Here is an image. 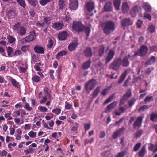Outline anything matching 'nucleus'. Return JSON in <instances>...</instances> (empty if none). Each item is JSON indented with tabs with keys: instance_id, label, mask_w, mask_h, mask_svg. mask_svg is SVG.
Here are the masks:
<instances>
[{
	"instance_id": "a878e982",
	"label": "nucleus",
	"mask_w": 157,
	"mask_h": 157,
	"mask_svg": "<svg viewBox=\"0 0 157 157\" xmlns=\"http://www.w3.org/2000/svg\"><path fill=\"white\" fill-rule=\"evenodd\" d=\"M127 73V70L125 71L124 72L121 74L119 80L118 81V83L119 84H121L122 82L126 78Z\"/></svg>"
},
{
	"instance_id": "f8f14e48",
	"label": "nucleus",
	"mask_w": 157,
	"mask_h": 157,
	"mask_svg": "<svg viewBox=\"0 0 157 157\" xmlns=\"http://www.w3.org/2000/svg\"><path fill=\"white\" fill-rule=\"evenodd\" d=\"M7 78L8 80H10L13 86L16 88H19L20 85L19 82H17L14 78L10 76H7Z\"/></svg>"
},
{
	"instance_id": "09e8293b",
	"label": "nucleus",
	"mask_w": 157,
	"mask_h": 157,
	"mask_svg": "<svg viewBox=\"0 0 157 157\" xmlns=\"http://www.w3.org/2000/svg\"><path fill=\"white\" fill-rule=\"evenodd\" d=\"M127 154V152L125 150H124L119 153L116 155V157H124Z\"/></svg>"
},
{
	"instance_id": "774afa93",
	"label": "nucleus",
	"mask_w": 157,
	"mask_h": 157,
	"mask_svg": "<svg viewBox=\"0 0 157 157\" xmlns=\"http://www.w3.org/2000/svg\"><path fill=\"white\" fill-rule=\"evenodd\" d=\"M30 16L32 17H34L35 16V13L34 9H31L29 11Z\"/></svg>"
},
{
	"instance_id": "0e129e2a",
	"label": "nucleus",
	"mask_w": 157,
	"mask_h": 157,
	"mask_svg": "<svg viewBox=\"0 0 157 157\" xmlns=\"http://www.w3.org/2000/svg\"><path fill=\"white\" fill-rule=\"evenodd\" d=\"M21 54V51L18 49L15 50V52L13 53V57L20 56Z\"/></svg>"
},
{
	"instance_id": "37998d69",
	"label": "nucleus",
	"mask_w": 157,
	"mask_h": 157,
	"mask_svg": "<svg viewBox=\"0 0 157 157\" xmlns=\"http://www.w3.org/2000/svg\"><path fill=\"white\" fill-rule=\"evenodd\" d=\"M121 2L119 0H115L114 1V5L115 8L117 10L119 9Z\"/></svg>"
},
{
	"instance_id": "cd10ccee",
	"label": "nucleus",
	"mask_w": 157,
	"mask_h": 157,
	"mask_svg": "<svg viewBox=\"0 0 157 157\" xmlns=\"http://www.w3.org/2000/svg\"><path fill=\"white\" fill-rule=\"evenodd\" d=\"M91 63L90 60H89L84 62L82 66V68L84 70H86L90 68Z\"/></svg>"
},
{
	"instance_id": "f704fd0d",
	"label": "nucleus",
	"mask_w": 157,
	"mask_h": 157,
	"mask_svg": "<svg viewBox=\"0 0 157 157\" xmlns=\"http://www.w3.org/2000/svg\"><path fill=\"white\" fill-rule=\"evenodd\" d=\"M52 20L51 17H44L43 19L45 25H49L51 23V21Z\"/></svg>"
},
{
	"instance_id": "6ab92c4d",
	"label": "nucleus",
	"mask_w": 157,
	"mask_h": 157,
	"mask_svg": "<svg viewBox=\"0 0 157 157\" xmlns=\"http://www.w3.org/2000/svg\"><path fill=\"white\" fill-rule=\"evenodd\" d=\"M78 44V43L76 42H74L71 43L68 46V49L71 51H74L76 48Z\"/></svg>"
},
{
	"instance_id": "a18cd8bd",
	"label": "nucleus",
	"mask_w": 157,
	"mask_h": 157,
	"mask_svg": "<svg viewBox=\"0 0 157 157\" xmlns=\"http://www.w3.org/2000/svg\"><path fill=\"white\" fill-rule=\"evenodd\" d=\"M28 2L30 5L34 7L36 6V5L38 3V1L37 0H28Z\"/></svg>"
},
{
	"instance_id": "dca6fc26",
	"label": "nucleus",
	"mask_w": 157,
	"mask_h": 157,
	"mask_svg": "<svg viewBox=\"0 0 157 157\" xmlns=\"http://www.w3.org/2000/svg\"><path fill=\"white\" fill-rule=\"evenodd\" d=\"M85 6L88 11L91 12L94 8V3L93 2H89L86 4Z\"/></svg>"
},
{
	"instance_id": "2eb2a0df",
	"label": "nucleus",
	"mask_w": 157,
	"mask_h": 157,
	"mask_svg": "<svg viewBox=\"0 0 157 157\" xmlns=\"http://www.w3.org/2000/svg\"><path fill=\"white\" fill-rule=\"evenodd\" d=\"M156 31L155 26L152 24H150L147 25V33L152 34Z\"/></svg>"
},
{
	"instance_id": "680f3d73",
	"label": "nucleus",
	"mask_w": 157,
	"mask_h": 157,
	"mask_svg": "<svg viewBox=\"0 0 157 157\" xmlns=\"http://www.w3.org/2000/svg\"><path fill=\"white\" fill-rule=\"evenodd\" d=\"M61 109L59 108H56L53 109L52 112L56 115H59L60 113Z\"/></svg>"
},
{
	"instance_id": "473e14b6",
	"label": "nucleus",
	"mask_w": 157,
	"mask_h": 157,
	"mask_svg": "<svg viewBox=\"0 0 157 157\" xmlns=\"http://www.w3.org/2000/svg\"><path fill=\"white\" fill-rule=\"evenodd\" d=\"M142 7L146 12H151V8L150 5L147 3H143Z\"/></svg>"
},
{
	"instance_id": "5701e85b",
	"label": "nucleus",
	"mask_w": 157,
	"mask_h": 157,
	"mask_svg": "<svg viewBox=\"0 0 157 157\" xmlns=\"http://www.w3.org/2000/svg\"><path fill=\"white\" fill-rule=\"evenodd\" d=\"M63 24V23L60 22L54 23L52 25V27L53 28L56 30H60L62 28Z\"/></svg>"
},
{
	"instance_id": "4c0bfd02",
	"label": "nucleus",
	"mask_w": 157,
	"mask_h": 157,
	"mask_svg": "<svg viewBox=\"0 0 157 157\" xmlns=\"http://www.w3.org/2000/svg\"><path fill=\"white\" fill-rule=\"evenodd\" d=\"M67 53V52L64 50L62 51L59 52L56 56V58L59 59L63 56L65 55Z\"/></svg>"
},
{
	"instance_id": "72a5a7b5",
	"label": "nucleus",
	"mask_w": 157,
	"mask_h": 157,
	"mask_svg": "<svg viewBox=\"0 0 157 157\" xmlns=\"http://www.w3.org/2000/svg\"><path fill=\"white\" fill-rule=\"evenodd\" d=\"M129 9V7L126 2H124L122 6V10L124 13H126Z\"/></svg>"
},
{
	"instance_id": "412c9836",
	"label": "nucleus",
	"mask_w": 157,
	"mask_h": 157,
	"mask_svg": "<svg viewBox=\"0 0 157 157\" xmlns=\"http://www.w3.org/2000/svg\"><path fill=\"white\" fill-rule=\"evenodd\" d=\"M121 23L122 26H128L132 25V23L129 18H127L124 20L121 21Z\"/></svg>"
},
{
	"instance_id": "9d476101",
	"label": "nucleus",
	"mask_w": 157,
	"mask_h": 157,
	"mask_svg": "<svg viewBox=\"0 0 157 157\" xmlns=\"http://www.w3.org/2000/svg\"><path fill=\"white\" fill-rule=\"evenodd\" d=\"M115 54V52L113 50H109L107 54V56L105 58V63L106 64L109 63L113 58Z\"/></svg>"
},
{
	"instance_id": "a19ab883",
	"label": "nucleus",
	"mask_w": 157,
	"mask_h": 157,
	"mask_svg": "<svg viewBox=\"0 0 157 157\" xmlns=\"http://www.w3.org/2000/svg\"><path fill=\"white\" fill-rule=\"evenodd\" d=\"M58 4L59 9L61 10H63L65 6L64 0H59Z\"/></svg>"
},
{
	"instance_id": "7ed1b4c3",
	"label": "nucleus",
	"mask_w": 157,
	"mask_h": 157,
	"mask_svg": "<svg viewBox=\"0 0 157 157\" xmlns=\"http://www.w3.org/2000/svg\"><path fill=\"white\" fill-rule=\"evenodd\" d=\"M97 82L96 79L92 78L89 80L85 85L84 89L86 93L89 94L95 87Z\"/></svg>"
},
{
	"instance_id": "4be33fe9",
	"label": "nucleus",
	"mask_w": 157,
	"mask_h": 157,
	"mask_svg": "<svg viewBox=\"0 0 157 157\" xmlns=\"http://www.w3.org/2000/svg\"><path fill=\"white\" fill-rule=\"evenodd\" d=\"M156 57L151 56V57L145 63V65H151L154 64L156 62Z\"/></svg>"
},
{
	"instance_id": "bf43d9fd",
	"label": "nucleus",
	"mask_w": 157,
	"mask_h": 157,
	"mask_svg": "<svg viewBox=\"0 0 157 157\" xmlns=\"http://www.w3.org/2000/svg\"><path fill=\"white\" fill-rule=\"evenodd\" d=\"M28 134L30 137L33 138L36 137V132H34L33 131H31L28 133Z\"/></svg>"
},
{
	"instance_id": "c9c22d12",
	"label": "nucleus",
	"mask_w": 157,
	"mask_h": 157,
	"mask_svg": "<svg viewBox=\"0 0 157 157\" xmlns=\"http://www.w3.org/2000/svg\"><path fill=\"white\" fill-rule=\"evenodd\" d=\"M8 42L10 43L14 44L16 42V39L12 36L9 35L7 37Z\"/></svg>"
},
{
	"instance_id": "c03bdc74",
	"label": "nucleus",
	"mask_w": 157,
	"mask_h": 157,
	"mask_svg": "<svg viewBox=\"0 0 157 157\" xmlns=\"http://www.w3.org/2000/svg\"><path fill=\"white\" fill-rule=\"evenodd\" d=\"M151 106H149L148 105H144L140 107L138 109V112L143 111L144 110L149 109Z\"/></svg>"
},
{
	"instance_id": "2f4dec72",
	"label": "nucleus",
	"mask_w": 157,
	"mask_h": 157,
	"mask_svg": "<svg viewBox=\"0 0 157 157\" xmlns=\"http://www.w3.org/2000/svg\"><path fill=\"white\" fill-rule=\"evenodd\" d=\"M127 91L122 96L123 99H124L125 101H126L128 98H130L132 95V92L131 90L128 89Z\"/></svg>"
},
{
	"instance_id": "3c124183",
	"label": "nucleus",
	"mask_w": 157,
	"mask_h": 157,
	"mask_svg": "<svg viewBox=\"0 0 157 157\" xmlns=\"http://www.w3.org/2000/svg\"><path fill=\"white\" fill-rule=\"evenodd\" d=\"M143 131L141 129H140L137 131L135 134V137L136 138L140 137L143 133Z\"/></svg>"
},
{
	"instance_id": "6e6d98bb",
	"label": "nucleus",
	"mask_w": 157,
	"mask_h": 157,
	"mask_svg": "<svg viewBox=\"0 0 157 157\" xmlns=\"http://www.w3.org/2000/svg\"><path fill=\"white\" fill-rule=\"evenodd\" d=\"M25 104V106L24 107V108L26 109L27 110L29 111H31L32 110L33 108L29 106V104L28 103L26 102L24 103Z\"/></svg>"
},
{
	"instance_id": "a211bd4d",
	"label": "nucleus",
	"mask_w": 157,
	"mask_h": 157,
	"mask_svg": "<svg viewBox=\"0 0 157 157\" xmlns=\"http://www.w3.org/2000/svg\"><path fill=\"white\" fill-rule=\"evenodd\" d=\"M84 53L86 56L91 57L93 56V53L91 48L89 47H87L84 51Z\"/></svg>"
},
{
	"instance_id": "20e7f679",
	"label": "nucleus",
	"mask_w": 157,
	"mask_h": 157,
	"mask_svg": "<svg viewBox=\"0 0 157 157\" xmlns=\"http://www.w3.org/2000/svg\"><path fill=\"white\" fill-rule=\"evenodd\" d=\"M121 59L120 58H115L109 65L110 69L113 70H118L121 65Z\"/></svg>"
},
{
	"instance_id": "6e6552de",
	"label": "nucleus",
	"mask_w": 157,
	"mask_h": 157,
	"mask_svg": "<svg viewBox=\"0 0 157 157\" xmlns=\"http://www.w3.org/2000/svg\"><path fill=\"white\" fill-rule=\"evenodd\" d=\"M78 7V2L77 0H70L68 4L69 8L71 10H77Z\"/></svg>"
},
{
	"instance_id": "c85d7f7f",
	"label": "nucleus",
	"mask_w": 157,
	"mask_h": 157,
	"mask_svg": "<svg viewBox=\"0 0 157 157\" xmlns=\"http://www.w3.org/2000/svg\"><path fill=\"white\" fill-rule=\"evenodd\" d=\"M150 120L154 122H157V113L152 112L150 115Z\"/></svg>"
},
{
	"instance_id": "f03ea898",
	"label": "nucleus",
	"mask_w": 157,
	"mask_h": 157,
	"mask_svg": "<svg viewBox=\"0 0 157 157\" xmlns=\"http://www.w3.org/2000/svg\"><path fill=\"white\" fill-rule=\"evenodd\" d=\"M13 29L15 32L21 36L25 35L26 33V30L25 28L21 26V23L19 22L14 25Z\"/></svg>"
},
{
	"instance_id": "79ce46f5",
	"label": "nucleus",
	"mask_w": 157,
	"mask_h": 157,
	"mask_svg": "<svg viewBox=\"0 0 157 157\" xmlns=\"http://www.w3.org/2000/svg\"><path fill=\"white\" fill-rule=\"evenodd\" d=\"M41 80L40 77L38 75H35L33 76L32 78V81L36 83H38Z\"/></svg>"
},
{
	"instance_id": "7c9ffc66",
	"label": "nucleus",
	"mask_w": 157,
	"mask_h": 157,
	"mask_svg": "<svg viewBox=\"0 0 157 157\" xmlns=\"http://www.w3.org/2000/svg\"><path fill=\"white\" fill-rule=\"evenodd\" d=\"M100 87H97L92 93L91 95L92 96V98H94L97 97L100 92Z\"/></svg>"
},
{
	"instance_id": "4d7b16f0",
	"label": "nucleus",
	"mask_w": 157,
	"mask_h": 157,
	"mask_svg": "<svg viewBox=\"0 0 157 157\" xmlns=\"http://www.w3.org/2000/svg\"><path fill=\"white\" fill-rule=\"evenodd\" d=\"M153 100V98L152 96H147L145 98L144 102L146 103L147 102H149L150 101H152Z\"/></svg>"
},
{
	"instance_id": "49530a36",
	"label": "nucleus",
	"mask_w": 157,
	"mask_h": 157,
	"mask_svg": "<svg viewBox=\"0 0 157 157\" xmlns=\"http://www.w3.org/2000/svg\"><path fill=\"white\" fill-rule=\"evenodd\" d=\"M17 1L21 6L24 8L25 7L26 4L25 1L23 0H17Z\"/></svg>"
},
{
	"instance_id": "e433bc0d",
	"label": "nucleus",
	"mask_w": 157,
	"mask_h": 157,
	"mask_svg": "<svg viewBox=\"0 0 157 157\" xmlns=\"http://www.w3.org/2000/svg\"><path fill=\"white\" fill-rule=\"evenodd\" d=\"M74 124L75 126H72L70 129L71 132H72L77 131L79 125V123L77 122H75Z\"/></svg>"
},
{
	"instance_id": "393cba45",
	"label": "nucleus",
	"mask_w": 157,
	"mask_h": 157,
	"mask_svg": "<svg viewBox=\"0 0 157 157\" xmlns=\"http://www.w3.org/2000/svg\"><path fill=\"white\" fill-rule=\"evenodd\" d=\"M127 73V70L125 71L124 72L121 74L119 80L118 81V83L119 84H121L122 82L126 78Z\"/></svg>"
},
{
	"instance_id": "603ef678",
	"label": "nucleus",
	"mask_w": 157,
	"mask_h": 157,
	"mask_svg": "<svg viewBox=\"0 0 157 157\" xmlns=\"http://www.w3.org/2000/svg\"><path fill=\"white\" fill-rule=\"evenodd\" d=\"M136 100L135 98H133L128 102V104L130 107H131L134 104Z\"/></svg>"
},
{
	"instance_id": "423d86ee",
	"label": "nucleus",
	"mask_w": 157,
	"mask_h": 157,
	"mask_svg": "<svg viewBox=\"0 0 157 157\" xmlns=\"http://www.w3.org/2000/svg\"><path fill=\"white\" fill-rule=\"evenodd\" d=\"M72 28L74 30L80 32L84 30V26L81 22L74 21L72 24Z\"/></svg>"
},
{
	"instance_id": "f257e3e1",
	"label": "nucleus",
	"mask_w": 157,
	"mask_h": 157,
	"mask_svg": "<svg viewBox=\"0 0 157 157\" xmlns=\"http://www.w3.org/2000/svg\"><path fill=\"white\" fill-rule=\"evenodd\" d=\"M104 33L107 35L110 34L113 32L115 29L114 22L112 21H109L103 22L101 25Z\"/></svg>"
},
{
	"instance_id": "ea45409f",
	"label": "nucleus",
	"mask_w": 157,
	"mask_h": 157,
	"mask_svg": "<svg viewBox=\"0 0 157 157\" xmlns=\"http://www.w3.org/2000/svg\"><path fill=\"white\" fill-rule=\"evenodd\" d=\"M105 48V47L103 45L100 46L98 50L99 56L100 57H101L104 53Z\"/></svg>"
},
{
	"instance_id": "aec40b11",
	"label": "nucleus",
	"mask_w": 157,
	"mask_h": 157,
	"mask_svg": "<svg viewBox=\"0 0 157 157\" xmlns=\"http://www.w3.org/2000/svg\"><path fill=\"white\" fill-rule=\"evenodd\" d=\"M104 9L105 11H111L112 10V4L111 2H108L104 5Z\"/></svg>"
},
{
	"instance_id": "13d9d810",
	"label": "nucleus",
	"mask_w": 157,
	"mask_h": 157,
	"mask_svg": "<svg viewBox=\"0 0 157 157\" xmlns=\"http://www.w3.org/2000/svg\"><path fill=\"white\" fill-rule=\"evenodd\" d=\"M51 0H40L39 3L42 6H44L50 2Z\"/></svg>"
},
{
	"instance_id": "8fccbe9b",
	"label": "nucleus",
	"mask_w": 157,
	"mask_h": 157,
	"mask_svg": "<svg viewBox=\"0 0 157 157\" xmlns=\"http://www.w3.org/2000/svg\"><path fill=\"white\" fill-rule=\"evenodd\" d=\"M141 143H138L136 144L134 146L133 151H137L141 146Z\"/></svg>"
},
{
	"instance_id": "0eeeda50",
	"label": "nucleus",
	"mask_w": 157,
	"mask_h": 157,
	"mask_svg": "<svg viewBox=\"0 0 157 157\" xmlns=\"http://www.w3.org/2000/svg\"><path fill=\"white\" fill-rule=\"evenodd\" d=\"M148 49L147 47L144 45L141 46L139 50L135 52V54L133 55L134 57L138 55L140 56L143 57L145 56L147 52Z\"/></svg>"
},
{
	"instance_id": "bb28decb",
	"label": "nucleus",
	"mask_w": 157,
	"mask_h": 157,
	"mask_svg": "<svg viewBox=\"0 0 157 157\" xmlns=\"http://www.w3.org/2000/svg\"><path fill=\"white\" fill-rule=\"evenodd\" d=\"M6 51L7 53L8 57H13V53H12L14 51V49L13 48L8 46L6 47Z\"/></svg>"
},
{
	"instance_id": "052dcab7",
	"label": "nucleus",
	"mask_w": 157,
	"mask_h": 157,
	"mask_svg": "<svg viewBox=\"0 0 157 157\" xmlns=\"http://www.w3.org/2000/svg\"><path fill=\"white\" fill-rule=\"evenodd\" d=\"M154 68L152 67H149L145 71V73L146 74H148L151 73V71L153 70Z\"/></svg>"
},
{
	"instance_id": "9b49d317",
	"label": "nucleus",
	"mask_w": 157,
	"mask_h": 157,
	"mask_svg": "<svg viewBox=\"0 0 157 157\" xmlns=\"http://www.w3.org/2000/svg\"><path fill=\"white\" fill-rule=\"evenodd\" d=\"M141 9V8L136 6L132 8L130 11V13L132 17L134 18L136 15V14Z\"/></svg>"
},
{
	"instance_id": "e2e57ef3",
	"label": "nucleus",
	"mask_w": 157,
	"mask_h": 157,
	"mask_svg": "<svg viewBox=\"0 0 157 157\" xmlns=\"http://www.w3.org/2000/svg\"><path fill=\"white\" fill-rule=\"evenodd\" d=\"M29 45L23 46L21 48V50L24 52H26L29 49Z\"/></svg>"
},
{
	"instance_id": "4468645a",
	"label": "nucleus",
	"mask_w": 157,
	"mask_h": 157,
	"mask_svg": "<svg viewBox=\"0 0 157 157\" xmlns=\"http://www.w3.org/2000/svg\"><path fill=\"white\" fill-rule=\"evenodd\" d=\"M68 36V34L66 31H63L60 33L58 36V39L60 40L63 41L66 40Z\"/></svg>"
},
{
	"instance_id": "69168bd1",
	"label": "nucleus",
	"mask_w": 157,
	"mask_h": 157,
	"mask_svg": "<svg viewBox=\"0 0 157 157\" xmlns=\"http://www.w3.org/2000/svg\"><path fill=\"white\" fill-rule=\"evenodd\" d=\"M41 112H45L47 111L48 109L45 107L40 106L38 108Z\"/></svg>"
},
{
	"instance_id": "5fc2aeb1",
	"label": "nucleus",
	"mask_w": 157,
	"mask_h": 157,
	"mask_svg": "<svg viewBox=\"0 0 157 157\" xmlns=\"http://www.w3.org/2000/svg\"><path fill=\"white\" fill-rule=\"evenodd\" d=\"M25 104V106L24 107V108L26 109L27 110L29 111H31L32 110L33 108L29 106V104L28 103L26 102L24 103Z\"/></svg>"
},
{
	"instance_id": "864d4df0",
	"label": "nucleus",
	"mask_w": 157,
	"mask_h": 157,
	"mask_svg": "<svg viewBox=\"0 0 157 157\" xmlns=\"http://www.w3.org/2000/svg\"><path fill=\"white\" fill-rule=\"evenodd\" d=\"M72 105L67 102H65V110H70L72 108Z\"/></svg>"
},
{
	"instance_id": "338daca9",
	"label": "nucleus",
	"mask_w": 157,
	"mask_h": 157,
	"mask_svg": "<svg viewBox=\"0 0 157 157\" xmlns=\"http://www.w3.org/2000/svg\"><path fill=\"white\" fill-rule=\"evenodd\" d=\"M5 50L4 49L2 46H0V53L2 55L5 56L7 57L6 54L5 53Z\"/></svg>"
},
{
	"instance_id": "b1692460",
	"label": "nucleus",
	"mask_w": 157,
	"mask_h": 157,
	"mask_svg": "<svg viewBox=\"0 0 157 157\" xmlns=\"http://www.w3.org/2000/svg\"><path fill=\"white\" fill-rule=\"evenodd\" d=\"M7 15L10 19L14 18L16 15V10L13 9L10 10L7 13Z\"/></svg>"
},
{
	"instance_id": "1a4fd4ad",
	"label": "nucleus",
	"mask_w": 157,
	"mask_h": 157,
	"mask_svg": "<svg viewBox=\"0 0 157 157\" xmlns=\"http://www.w3.org/2000/svg\"><path fill=\"white\" fill-rule=\"evenodd\" d=\"M125 129L124 127L120 128L119 129L115 132L112 135V138L115 139L118 137H120L122 135L124 134V132Z\"/></svg>"
},
{
	"instance_id": "39448f33",
	"label": "nucleus",
	"mask_w": 157,
	"mask_h": 157,
	"mask_svg": "<svg viewBox=\"0 0 157 157\" xmlns=\"http://www.w3.org/2000/svg\"><path fill=\"white\" fill-rule=\"evenodd\" d=\"M36 36V33L34 30H33L29 32V35L21 39V42L22 44L25 43H29L34 40Z\"/></svg>"
},
{
	"instance_id": "58836bf2",
	"label": "nucleus",
	"mask_w": 157,
	"mask_h": 157,
	"mask_svg": "<svg viewBox=\"0 0 157 157\" xmlns=\"http://www.w3.org/2000/svg\"><path fill=\"white\" fill-rule=\"evenodd\" d=\"M145 148L144 146H143L141 150L138 152V155L139 157H143L145 153Z\"/></svg>"
},
{
	"instance_id": "ddd939ff",
	"label": "nucleus",
	"mask_w": 157,
	"mask_h": 157,
	"mask_svg": "<svg viewBox=\"0 0 157 157\" xmlns=\"http://www.w3.org/2000/svg\"><path fill=\"white\" fill-rule=\"evenodd\" d=\"M143 118L141 116L138 117L133 124V127L136 128V127H140L143 121Z\"/></svg>"
},
{
	"instance_id": "c756f323",
	"label": "nucleus",
	"mask_w": 157,
	"mask_h": 157,
	"mask_svg": "<svg viewBox=\"0 0 157 157\" xmlns=\"http://www.w3.org/2000/svg\"><path fill=\"white\" fill-rule=\"evenodd\" d=\"M122 65L124 67H127L129 66V62L128 59L127 57H124L121 60Z\"/></svg>"
},
{
	"instance_id": "de8ad7c7",
	"label": "nucleus",
	"mask_w": 157,
	"mask_h": 157,
	"mask_svg": "<svg viewBox=\"0 0 157 157\" xmlns=\"http://www.w3.org/2000/svg\"><path fill=\"white\" fill-rule=\"evenodd\" d=\"M84 29H85V33L86 35V37H88L90 35L91 31L90 28L88 26H84Z\"/></svg>"
},
{
	"instance_id": "f3484780",
	"label": "nucleus",
	"mask_w": 157,
	"mask_h": 157,
	"mask_svg": "<svg viewBox=\"0 0 157 157\" xmlns=\"http://www.w3.org/2000/svg\"><path fill=\"white\" fill-rule=\"evenodd\" d=\"M33 49L35 52L41 54H44V51L43 48L39 45H36L33 48Z\"/></svg>"
}]
</instances>
